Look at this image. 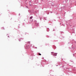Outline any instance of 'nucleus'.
Segmentation results:
<instances>
[{
	"label": "nucleus",
	"mask_w": 76,
	"mask_h": 76,
	"mask_svg": "<svg viewBox=\"0 0 76 76\" xmlns=\"http://www.w3.org/2000/svg\"><path fill=\"white\" fill-rule=\"evenodd\" d=\"M30 19H32V17H30Z\"/></svg>",
	"instance_id": "nucleus-3"
},
{
	"label": "nucleus",
	"mask_w": 76,
	"mask_h": 76,
	"mask_svg": "<svg viewBox=\"0 0 76 76\" xmlns=\"http://www.w3.org/2000/svg\"><path fill=\"white\" fill-rule=\"evenodd\" d=\"M53 55V56H57V54H54Z\"/></svg>",
	"instance_id": "nucleus-1"
},
{
	"label": "nucleus",
	"mask_w": 76,
	"mask_h": 76,
	"mask_svg": "<svg viewBox=\"0 0 76 76\" xmlns=\"http://www.w3.org/2000/svg\"><path fill=\"white\" fill-rule=\"evenodd\" d=\"M38 54L39 55V56H41V54L40 53H39Z\"/></svg>",
	"instance_id": "nucleus-2"
}]
</instances>
